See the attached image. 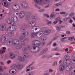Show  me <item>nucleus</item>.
Here are the masks:
<instances>
[{
	"label": "nucleus",
	"instance_id": "79ce46f5",
	"mask_svg": "<svg viewBox=\"0 0 75 75\" xmlns=\"http://www.w3.org/2000/svg\"><path fill=\"white\" fill-rule=\"evenodd\" d=\"M74 16V12H72L69 14V16L71 17H72Z\"/></svg>",
	"mask_w": 75,
	"mask_h": 75
},
{
	"label": "nucleus",
	"instance_id": "9d476101",
	"mask_svg": "<svg viewBox=\"0 0 75 75\" xmlns=\"http://www.w3.org/2000/svg\"><path fill=\"white\" fill-rule=\"evenodd\" d=\"M26 12L24 11H21L19 13V17L20 18H23L25 16Z\"/></svg>",
	"mask_w": 75,
	"mask_h": 75
},
{
	"label": "nucleus",
	"instance_id": "473e14b6",
	"mask_svg": "<svg viewBox=\"0 0 75 75\" xmlns=\"http://www.w3.org/2000/svg\"><path fill=\"white\" fill-rule=\"evenodd\" d=\"M46 40H47V38L45 36L42 37L40 38V40L41 41H45Z\"/></svg>",
	"mask_w": 75,
	"mask_h": 75
},
{
	"label": "nucleus",
	"instance_id": "393cba45",
	"mask_svg": "<svg viewBox=\"0 0 75 75\" xmlns=\"http://www.w3.org/2000/svg\"><path fill=\"white\" fill-rule=\"evenodd\" d=\"M55 20L56 21H59V24H61L62 23V21H61V18H60V17H58L57 18L55 19Z\"/></svg>",
	"mask_w": 75,
	"mask_h": 75
},
{
	"label": "nucleus",
	"instance_id": "2f4dec72",
	"mask_svg": "<svg viewBox=\"0 0 75 75\" xmlns=\"http://www.w3.org/2000/svg\"><path fill=\"white\" fill-rule=\"evenodd\" d=\"M50 1V0H43V4H48Z\"/></svg>",
	"mask_w": 75,
	"mask_h": 75
},
{
	"label": "nucleus",
	"instance_id": "052dcab7",
	"mask_svg": "<svg viewBox=\"0 0 75 75\" xmlns=\"http://www.w3.org/2000/svg\"><path fill=\"white\" fill-rule=\"evenodd\" d=\"M3 67L1 66H0V71H3Z\"/></svg>",
	"mask_w": 75,
	"mask_h": 75
},
{
	"label": "nucleus",
	"instance_id": "09e8293b",
	"mask_svg": "<svg viewBox=\"0 0 75 75\" xmlns=\"http://www.w3.org/2000/svg\"><path fill=\"white\" fill-rule=\"evenodd\" d=\"M71 62L73 64H75V59L71 60Z\"/></svg>",
	"mask_w": 75,
	"mask_h": 75
},
{
	"label": "nucleus",
	"instance_id": "72a5a7b5",
	"mask_svg": "<svg viewBox=\"0 0 75 75\" xmlns=\"http://www.w3.org/2000/svg\"><path fill=\"white\" fill-rule=\"evenodd\" d=\"M27 48L26 47H24L22 48V52H27Z\"/></svg>",
	"mask_w": 75,
	"mask_h": 75
},
{
	"label": "nucleus",
	"instance_id": "9b49d317",
	"mask_svg": "<svg viewBox=\"0 0 75 75\" xmlns=\"http://www.w3.org/2000/svg\"><path fill=\"white\" fill-rule=\"evenodd\" d=\"M15 67L17 68L18 69H20L23 68V66L21 65H18V66H17L16 65L14 64L12 65L11 67V68H15Z\"/></svg>",
	"mask_w": 75,
	"mask_h": 75
},
{
	"label": "nucleus",
	"instance_id": "bf43d9fd",
	"mask_svg": "<svg viewBox=\"0 0 75 75\" xmlns=\"http://www.w3.org/2000/svg\"><path fill=\"white\" fill-rule=\"evenodd\" d=\"M52 24V22L51 21L48 22L47 23V24H48V25H49V24Z\"/></svg>",
	"mask_w": 75,
	"mask_h": 75
},
{
	"label": "nucleus",
	"instance_id": "13d9d810",
	"mask_svg": "<svg viewBox=\"0 0 75 75\" xmlns=\"http://www.w3.org/2000/svg\"><path fill=\"white\" fill-rule=\"evenodd\" d=\"M42 46H45V42H43L42 43Z\"/></svg>",
	"mask_w": 75,
	"mask_h": 75
},
{
	"label": "nucleus",
	"instance_id": "dca6fc26",
	"mask_svg": "<svg viewBox=\"0 0 75 75\" xmlns=\"http://www.w3.org/2000/svg\"><path fill=\"white\" fill-rule=\"evenodd\" d=\"M26 17L27 18H25V20L26 21H28L30 20V17L31 16V13L30 12L27 13L26 14Z\"/></svg>",
	"mask_w": 75,
	"mask_h": 75
},
{
	"label": "nucleus",
	"instance_id": "0eeeda50",
	"mask_svg": "<svg viewBox=\"0 0 75 75\" xmlns=\"http://www.w3.org/2000/svg\"><path fill=\"white\" fill-rule=\"evenodd\" d=\"M25 36L24 33H22L21 34V36L19 37V40L20 41H24L25 40L24 37Z\"/></svg>",
	"mask_w": 75,
	"mask_h": 75
},
{
	"label": "nucleus",
	"instance_id": "ddd939ff",
	"mask_svg": "<svg viewBox=\"0 0 75 75\" xmlns=\"http://www.w3.org/2000/svg\"><path fill=\"white\" fill-rule=\"evenodd\" d=\"M27 28V26L26 25H23L21 27V31L22 32H24L25 29Z\"/></svg>",
	"mask_w": 75,
	"mask_h": 75
},
{
	"label": "nucleus",
	"instance_id": "c9c22d12",
	"mask_svg": "<svg viewBox=\"0 0 75 75\" xmlns=\"http://www.w3.org/2000/svg\"><path fill=\"white\" fill-rule=\"evenodd\" d=\"M37 35V33H33L31 35V37L34 38L35 35Z\"/></svg>",
	"mask_w": 75,
	"mask_h": 75
},
{
	"label": "nucleus",
	"instance_id": "f8f14e48",
	"mask_svg": "<svg viewBox=\"0 0 75 75\" xmlns=\"http://www.w3.org/2000/svg\"><path fill=\"white\" fill-rule=\"evenodd\" d=\"M9 72L12 75L15 74L16 73V70L14 68L11 69L9 70Z\"/></svg>",
	"mask_w": 75,
	"mask_h": 75
},
{
	"label": "nucleus",
	"instance_id": "aec40b11",
	"mask_svg": "<svg viewBox=\"0 0 75 75\" xmlns=\"http://www.w3.org/2000/svg\"><path fill=\"white\" fill-rule=\"evenodd\" d=\"M44 0H34V1L36 4H41V3H43V1Z\"/></svg>",
	"mask_w": 75,
	"mask_h": 75
},
{
	"label": "nucleus",
	"instance_id": "864d4df0",
	"mask_svg": "<svg viewBox=\"0 0 75 75\" xmlns=\"http://www.w3.org/2000/svg\"><path fill=\"white\" fill-rule=\"evenodd\" d=\"M51 4H49L46 6L45 7V8H47V7H50V6H51Z\"/></svg>",
	"mask_w": 75,
	"mask_h": 75
},
{
	"label": "nucleus",
	"instance_id": "5701e85b",
	"mask_svg": "<svg viewBox=\"0 0 75 75\" xmlns=\"http://www.w3.org/2000/svg\"><path fill=\"white\" fill-rule=\"evenodd\" d=\"M9 56L10 58L12 59H13V58H15V55L13 53H9Z\"/></svg>",
	"mask_w": 75,
	"mask_h": 75
},
{
	"label": "nucleus",
	"instance_id": "4468645a",
	"mask_svg": "<svg viewBox=\"0 0 75 75\" xmlns=\"http://www.w3.org/2000/svg\"><path fill=\"white\" fill-rule=\"evenodd\" d=\"M6 28V25L4 24H1L0 25V30L1 31H4Z\"/></svg>",
	"mask_w": 75,
	"mask_h": 75
},
{
	"label": "nucleus",
	"instance_id": "37998d69",
	"mask_svg": "<svg viewBox=\"0 0 75 75\" xmlns=\"http://www.w3.org/2000/svg\"><path fill=\"white\" fill-rule=\"evenodd\" d=\"M74 36H72L68 38V39L70 41H71V40H72L74 39Z\"/></svg>",
	"mask_w": 75,
	"mask_h": 75
},
{
	"label": "nucleus",
	"instance_id": "4d7b16f0",
	"mask_svg": "<svg viewBox=\"0 0 75 75\" xmlns=\"http://www.w3.org/2000/svg\"><path fill=\"white\" fill-rule=\"evenodd\" d=\"M35 7H37V8H39V9H40V8H41V7H40V6H38V5L36 4H35Z\"/></svg>",
	"mask_w": 75,
	"mask_h": 75
},
{
	"label": "nucleus",
	"instance_id": "20e7f679",
	"mask_svg": "<svg viewBox=\"0 0 75 75\" xmlns=\"http://www.w3.org/2000/svg\"><path fill=\"white\" fill-rule=\"evenodd\" d=\"M2 5L5 7H8L10 6L9 3L7 0H3L1 1Z\"/></svg>",
	"mask_w": 75,
	"mask_h": 75
},
{
	"label": "nucleus",
	"instance_id": "2eb2a0df",
	"mask_svg": "<svg viewBox=\"0 0 75 75\" xmlns=\"http://www.w3.org/2000/svg\"><path fill=\"white\" fill-rule=\"evenodd\" d=\"M36 33V36L38 38H40L44 35V33L42 32H40L38 33L37 32Z\"/></svg>",
	"mask_w": 75,
	"mask_h": 75
},
{
	"label": "nucleus",
	"instance_id": "e2e57ef3",
	"mask_svg": "<svg viewBox=\"0 0 75 75\" xmlns=\"http://www.w3.org/2000/svg\"><path fill=\"white\" fill-rule=\"evenodd\" d=\"M53 24H57V21H56L53 22Z\"/></svg>",
	"mask_w": 75,
	"mask_h": 75
},
{
	"label": "nucleus",
	"instance_id": "de8ad7c7",
	"mask_svg": "<svg viewBox=\"0 0 75 75\" xmlns=\"http://www.w3.org/2000/svg\"><path fill=\"white\" fill-rule=\"evenodd\" d=\"M58 65V64L57 62H54V64L52 65V66H57Z\"/></svg>",
	"mask_w": 75,
	"mask_h": 75
},
{
	"label": "nucleus",
	"instance_id": "c03bdc74",
	"mask_svg": "<svg viewBox=\"0 0 75 75\" xmlns=\"http://www.w3.org/2000/svg\"><path fill=\"white\" fill-rule=\"evenodd\" d=\"M8 29L9 31H13V28H11V26H9L8 28Z\"/></svg>",
	"mask_w": 75,
	"mask_h": 75
},
{
	"label": "nucleus",
	"instance_id": "338daca9",
	"mask_svg": "<svg viewBox=\"0 0 75 75\" xmlns=\"http://www.w3.org/2000/svg\"><path fill=\"white\" fill-rule=\"evenodd\" d=\"M44 75H50V74L48 73H46L44 74Z\"/></svg>",
	"mask_w": 75,
	"mask_h": 75
},
{
	"label": "nucleus",
	"instance_id": "3c124183",
	"mask_svg": "<svg viewBox=\"0 0 75 75\" xmlns=\"http://www.w3.org/2000/svg\"><path fill=\"white\" fill-rule=\"evenodd\" d=\"M43 16H45V17H48V18L50 17V16L46 14H44Z\"/></svg>",
	"mask_w": 75,
	"mask_h": 75
},
{
	"label": "nucleus",
	"instance_id": "4be33fe9",
	"mask_svg": "<svg viewBox=\"0 0 75 75\" xmlns=\"http://www.w3.org/2000/svg\"><path fill=\"white\" fill-rule=\"evenodd\" d=\"M65 69V67L64 65H61L59 68V71H63Z\"/></svg>",
	"mask_w": 75,
	"mask_h": 75
},
{
	"label": "nucleus",
	"instance_id": "a211bd4d",
	"mask_svg": "<svg viewBox=\"0 0 75 75\" xmlns=\"http://www.w3.org/2000/svg\"><path fill=\"white\" fill-rule=\"evenodd\" d=\"M11 18L12 20L15 22L17 21V20H18V18H17V17L14 15H13L12 17Z\"/></svg>",
	"mask_w": 75,
	"mask_h": 75
},
{
	"label": "nucleus",
	"instance_id": "49530a36",
	"mask_svg": "<svg viewBox=\"0 0 75 75\" xmlns=\"http://www.w3.org/2000/svg\"><path fill=\"white\" fill-rule=\"evenodd\" d=\"M65 38H67V37H65L64 38H62L61 39V41H62L63 42H64L65 41Z\"/></svg>",
	"mask_w": 75,
	"mask_h": 75
},
{
	"label": "nucleus",
	"instance_id": "a878e982",
	"mask_svg": "<svg viewBox=\"0 0 75 75\" xmlns=\"http://www.w3.org/2000/svg\"><path fill=\"white\" fill-rule=\"evenodd\" d=\"M56 16V15L55 14V13L53 12L50 15V17L54 18Z\"/></svg>",
	"mask_w": 75,
	"mask_h": 75
},
{
	"label": "nucleus",
	"instance_id": "c756f323",
	"mask_svg": "<svg viewBox=\"0 0 75 75\" xmlns=\"http://www.w3.org/2000/svg\"><path fill=\"white\" fill-rule=\"evenodd\" d=\"M6 21L8 24H12V21L10 19H7Z\"/></svg>",
	"mask_w": 75,
	"mask_h": 75
},
{
	"label": "nucleus",
	"instance_id": "680f3d73",
	"mask_svg": "<svg viewBox=\"0 0 75 75\" xmlns=\"http://www.w3.org/2000/svg\"><path fill=\"white\" fill-rule=\"evenodd\" d=\"M53 71V70L52 69H50L49 70V72H52V71Z\"/></svg>",
	"mask_w": 75,
	"mask_h": 75
},
{
	"label": "nucleus",
	"instance_id": "7ed1b4c3",
	"mask_svg": "<svg viewBox=\"0 0 75 75\" xmlns=\"http://www.w3.org/2000/svg\"><path fill=\"white\" fill-rule=\"evenodd\" d=\"M40 41L38 40H35L32 41V44L34 46H34L35 47H39V46H40Z\"/></svg>",
	"mask_w": 75,
	"mask_h": 75
},
{
	"label": "nucleus",
	"instance_id": "f03ea898",
	"mask_svg": "<svg viewBox=\"0 0 75 75\" xmlns=\"http://www.w3.org/2000/svg\"><path fill=\"white\" fill-rule=\"evenodd\" d=\"M37 47L38 46H32L30 47V46L29 45L27 47V48L30 49V51L32 52H37L40 50V48Z\"/></svg>",
	"mask_w": 75,
	"mask_h": 75
},
{
	"label": "nucleus",
	"instance_id": "b1692460",
	"mask_svg": "<svg viewBox=\"0 0 75 75\" xmlns=\"http://www.w3.org/2000/svg\"><path fill=\"white\" fill-rule=\"evenodd\" d=\"M18 60H19V61H20L22 62H24L25 60L24 58L21 56H19L18 57Z\"/></svg>",
	"mask_w": 75,
	"mask_h": 75
},
{
	"label": "nucleus",
	"instance_id": "8fccbe9b",
	"mask_svg": "<svg viewBox=\"0 0 75 75\" xmlns=\"http://www.w3.org/2000/svg\"><path fill=\"white\" fill-rule=\"evenodd\" d=\"M56 30L57 31H59V30H61V28L59 27L56 26Z\"/></svg>",
	"mask_w": 75,
	"mask_h": 75
},
{
	"label": "nucleus",
	"instance_id": "c85d7f7f",
	"mask_svg": "<svg viewBox=\"0 0 75 75\" xmlns=\"http://www.w3.org/2000/svg\"><path fill=\"white\" fill-rule=\"evenodd\" d=\"M32 19L33 21H36V20H37V17L35 15L33 16L32 17Z\"/></svg>",
	"mask_w": 75,
	"mask_h": 75
},
{
	"label": "nucleus",
	"instance_id": "bb28decb",
	"mask_svg": "<svg viewBox=\"0 0 75 75\" xmlns=\"http://www.w3.org/2000/svg\"><path fill=\"white\" fill-rule=\"evenodd\" d=\"M48 51V48H46L44 49L41 52V54H44V53H45V52H47Z\"/></svg>",
	"mask_w": 75,
	"mask_h": 75
},
{
	"label": "nucleus",
	"instance_id": "423d86ee",
	"mask_svg": "<svg viewBox=\"0 0 75 75\" xmlns=\"http://www.w3.org/2000/svg\"><path fill=\"white\" fill-rule=\"evenodd\" d=\"M35 22L34 21H30L28 22V26L29 27H33L35 25Z\"/></svg>",
	"mask_w": 75,
	"mask_h": 75
},
{
	"label": "nucleus",
	"instance_id": "774afa93",
	"mask_svg": "<svg viewBox=\"0 0 75 75\" xmlns=\"http://www.w3.org/2000/svg\"><path fill=\"white\" fill-rule=\"evenodd\" d=\"M33 74H34V72H32L30 73L28 75H33Z\"/></svg>",
	"mask_w": 75,
	"mask_h": 75
},
{
	"label": "nucleus",
	"instance_id": "39448f33",
	"mask_svg": "<svg viewBox=\"0 0 75 75\" xmlns=\"http://www.w3.org/2000/svg\"><path fill=\"white\" fill-rule=\"evenodd\" d=\"M7 36V35L6 34H4L2 36L1 40V42H3V43H6L7 42L6 40L7 39L6 37Z\"/></svg>",
	"mask_w": 75,
	"mask_h": 75
},
{
	"label": "nucleus",
	"instance_id": "412c9836",
	"mask_svg": "<svg viewBox=\"0 0 75 75\" xmlns=\"http://www.w3.org/2000/svg\"><path fill=\"white\" fill-rule=\"evenodd\" d=\"M6 47H3L0 50V54H3V53H4L6 51Z\"/></svg>",
	"mask_w": 75,
	"mask_h": 75
},
{
	"label": "nucleus",
	"instance_id": "69168bd1",
	"mask_svg": "<svg viewBox=\"0 0 75 75\" xmlns=\"http://www.w3.org/2000/svg\"><path fill=\"white\" fill-rule=\"evenodd\" d=\"M69 75H75V73L74 72H71L70 73Z\"/></svg>",
	"mask_w": 75,
	"mask_h": 75
},
{
	"label": "nucleus",
	"instance_id": "f3484780",
	"mask_svg": "<svg viewBox=\"0 0 75 75\" xmlns=\"http://www.w3.org/2000/svg\"><path fill=\"white\" fill-rule=\"evenodd\" d=\"M63 64L64 65H69L71 64V62L68 61L67 62V60H65L64 61Z\"/></svg>",
	"mask_w": 75,
	"mask_h": 75
},
{
	"label": "nucleus",
	"instance_id": "5fc2aeb1",
	"mask_svg": "<svg viewBox=\"0 0 75 75\" xmlns=\"http://www.w3.org/2000/svg\"><path fill=\"white\" fill-rule=\"evenodd\" d=\"M60 14L63 15V14H65V12L62 11L60 12Z\"/></svg>",
	"mask_w": 75,
	"mask_h": 75
},
{
	"label": "nucleus",
	"instance_id": "a19ab883",
	"mask_svg": "<svg viewBox=\"0 0 75 75\" xmlns=\"http://www.w3.org/2000/svg\"><path fill=\"white\" fill-rule=\"evenodd\" d=\"M64 58L66 59H69V55H66L65 56Z\"/></svg>",
	"mask_w": 75,
	"mask_h": 75
},
{
	"label": "nucleus",
	"instance_id": "6e6552de",
	"mask_svg": "<svg viewBox=\"0 0 75 75\" xmlns=\"http://www.w3.org/2000/svg\"><path fill=\"white\" fill-rule=\"evenodd\" d=\"M74 66L68 65L66 67V70L67 71H70L72 69L74 68Z\"/></svg>",
	"mask_w": 75,
	"mask_h": 75
},
{
	"label": "nucleus",
	"instance_id": "7c9ffc66",
	"mask_svg": "<svg viewBox=\"0 0 75 75\" xmlns=\"http://www.w3.org/2000/svg\"><path fill=\"white\" fill-rule=\"evenodd\" d=\"M14 35V33L13 32H10L8 33V35L9 37H13Z\"/></svg>",
	"mask_w": 75,
	"mask_h": 75
},
{
	"label": "nucleus",
	"instance_id": "ea45409f",
	"mask_svg": "<svg viewBox=\"0 0 75 75\" xmlns=\"http://www.w3.org/2000/svg\"><path fill=\"white\" fill-rule=\"evenodd\" d=\"M24 33L25 36H28V35H29V32L27 31L25 32Z\"/></svg>",
	"mask_w": 75,
	"mask_h": 75
},
{
	"label": "nucleus",
	"instance_id": "1a4fd4ad",
	"mask_svg": "<svg viewBox=\"0 0 75 75\" xmlns=\"http://www.w3.org/2000/svg\"><path fill=\"white\" fill-rule=\"evenodd\" d=\"M21 5L22 7L23 8H25L27 7L28 5L27 3L25 1H23L21 3Z\"/></svg>",
	"mask_w": 75,
	"mask_h": 75
},
{
	"label": "nucleus",
	"instance_id": "cd10ccee",
	"mask_svg": "<svg viewBox=\"0 0 75 75\" xmlns=\"http://www.w3.org/2000/svg\"><path fill=\"white\" fill-rule=\"evenodd\" d=\"M20 8V6H19V5H17V6H16V8L13 7V9L14 10H19Z\"/></svg>",
	"mask_w": 75,
	"mask_h": 75
},
{
	"label": "nucleus",
	"instance_id": "e433bc0d",
	"mask_svg": "<svg viewBox=\"0 0 75 75\" xmlns=\"http://www.w3.org/2000/svg\"><path fill=\"white\" fill-rule=\"evenodd\" d=\"M45 33H46L47 34H49L51 33V30H46L45 31Z\"/></svg>",
	"mask_w": 75,
	"mask_h": 75
},
{
	"label": "nucleus",
	"instance_id": "f704fd0d",
	"mask_svg": "<svg viewBox=\"0 0 75 75\" xmlns=\"http://www.w3.org/2000/svg\"><path fill=\"white\" fill-rule=\"evenodd\" d=\"M23 55L24 58H27L28 57L29 54L27 53H24L23 54Z\"/></svg>",
	"mask_w": 75,
	"mask_h": 75
},
{
	"label": "nucleus",
	"instance_id": "f257e3e1",
	"mask_svg": "<svg viewBox=\"0 0 75 75\" xmlns=\"http://www.w3.org/2000/svg\"><path fill=\"white\" fill-rule=\"evenodd\" d=\"M9 43H11L13 45H14L16 46L15 47V48L16 50H20L22 48V46L21 45H19L20 44V42H19V40L17 39H10L9 41Z\"/></svg>",
	"mask_w": 75,
	"mask_h": 75
},
{
	"label": "nucleus",
	"instance_id": "58836bf2",
	"mask_svg": "<svg viewBox=\"0 0 75 75\" xmlns=\"http://www.w3.org/2000/svg\"><path fill=\"white\" fill-rule=\"evenodd\" d=\"M54 5L56 6H61V5H62V4L61 3H59L57 4H54Z\"/></svg>",
	"mask_w": 75,
	"mask_h": 75
},
{
	"label": "nucleus",
	"instance_id": "603ef678",
	"mask_svg": "<svg viewBox=\"0 0 75 75\" xmlns=\"http://www.w3.org/2000/svg\"><path fill=\"white\" fill-rule=\"evenodd\" d=\"M45 11V9H42L41 10H39V12H44Z\"/></svg>",
	"mask_w": 75,
	"mask_h": 75
},
{
	"label": "nucleus",
	"instance_id": "6ab92c4d",
	"mask_svg": "<svg viewBox=\"0 0 75 75\" xmlns=\"http://www.w3.org/2000/svg\"><path fill=\"white\" fill-rule=\"evenodd\" d=\"M38 27L37 26L33 27L30 29V32L33 33H34L35 31H36L38 29Z\"/></svg>",
	"mask_w": 75,
	"mask_h": 75
},
{
	"label": "nucleus",
	"instance_id": "6e6d98bb",
	"mask_svg": "<svg viewBox=\"0 0 75 75\" xmlns=\"http://www.w3.org/2000/svg\"><path fill=\"white\" fill-rule=\"evenodd\" d=\"M17 6V4H13V5L12 7L13 9V7H15V8H16V7Z\"/></svg>",
	"mask_w": 75,
	"mask_h": 75
},
{
	"label": "nucleus",
	"instance_id": "a18cd8bd",
	"mask_svg": "<svg viewBox=\"0 0 75 75\" xmlns=\"http://www.w3.org/2000/svg\"><path fill=\"white\" fill-rule=\"evenodd\" d=\"M21 41V45L23 46H25V42H24V41Z\"/></svg>",
	"mask_w": 75,
	"mask_h": 75
},
{
	"label": "nucleus",
	"instance_id": "4c0bfd02",
	"mask_svg": "<svg viewBox=\"0 0 75 75\" xmlns=\"http://www.w3.org/2000/svg\"><path fill=\"white\" fill-rule=\"evenodd\" d=\"M12 27V29L13 30V31H15L16 30V29H17V26H16V25H13Z\"/></svg>",
	"mask_w": 75,
	"mask_h": 75
},
{
	"label": "nucleus",
	"instance_id": "0e129e2a",
	"mask_svg": "<svg viewBox=\"0 0 75 75\" xmlns=\"http://www.w3.org/2000/svg\"><path fill=\"white\" fill-rule=\"evenodd\" d=\"M33 63H31L30 65H29L28 66V67L26 68V69H27V68H29V67H31V65H33Z\"/></svg>",
	"mask_w": 75,
	"mask_h": 75
}]
</instances>
